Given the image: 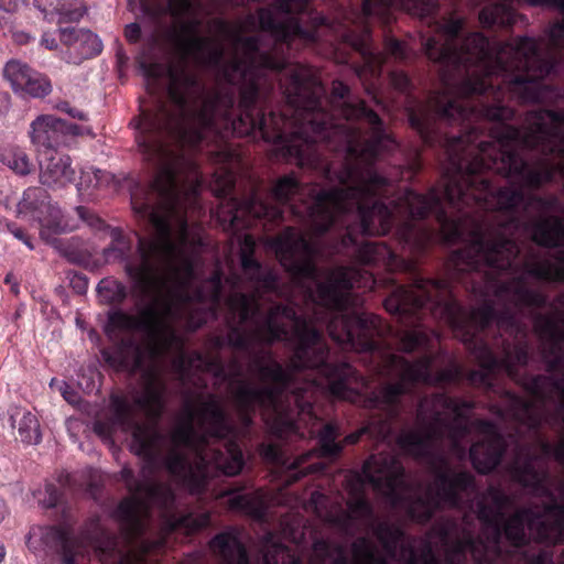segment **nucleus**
Returning a JSON list of instances; mask_svg holds the SVG:
<instances>
[{"instance_id": "nucleus-21", "label": "nucleus", "mask_w": 564, "mask_h": 564, "mask_svg": "<svg viewBox=\"0 0 564 564\" xmlns=\"http://www.w3.org/2000/svg\"><path fill=\"white\" fill-rule=\"evenodd\" d=\"M208 545L219 564H251L248 550L236 528H229L215 534ZM273 549L276 553L288 552L285 564H305L301 556L291 554L282 543H274ZM333 551V545L327 540H315L312 545L313 558L310 564H326L332 558ZM263 564H279V562L274 555L267 552L263 554Z\"/></svg>"}, {"instance_id": "nucleus-41", "label": "nucleus", "mask_w": 564, "mask_h": 564, "mask_svg": "<svg viewBox=\"0 0 564 564\" xmlns=\"http://www.w3.org/2000/svg\"><path fill=\"white\" fill-rule=\"evenodd\" d=\"M53 11L57 14V23H74L87 13V7L80 0H56Z\"/></svg>"}, {"instance_id": "nucleus-42", "label": "nucleus", "mask_w": 564, "mask_h": 564, "mask_svg": "<svg viewBox=\"0 0 564 564\" xmlns=\"http://www.w3.org/2000/svg\"><path fill=\"white\" fill-rule=\"evenodd\" d=\"M33 69L18 59H10L3 68V77L10 83L12 89L19 93L20 89L30 80V74Z\"/></svg>"}, {"instance_id": "nucleus-29", "label": "nucleus", "mask_w": 564, "mask_h": 564, "mask_svg": "<svg viewBox=\"0 0 564 564\" xmlns=\"http://www.w3.org/2000/svg\"><path fill=\"white\" fill-rule=\"evenodd\" d=\"M531 240L539 247L555 249L564 248V217L540 215L525 225Z\"/></svg>"}, {"instance_id": "nucleus-60", "label": "nucleus", "mask_w": 564, "mask_h": 564, "mask_svg": "<svg viewBox=\"0 0 564 564\" xmlns=\"http://www.w3.org/2000/svg\"><path fill=\"white\" fill-rule=\"evenodd\" d=\"M12 234L14 235L15 238L23 241L30 249H33L31 239L23 229L15 228L14 230H12Z\"/></svg>"}, {"instance_id": "nucleus-25", "label": "nucleus", "mask_w": 564, "mask_h": 564, "mask_svg": "<svg viewBox=\"0 0 564 564\" xmlns=\"http://www.w3.org/2000/svg\"><path fill=\"white\" fill-rule=\"evenodd\" d=\"M80 127L53 115L37 116L30 124L29 137L39 156L52 154L67 144L69 137L80 134Z\"/></svg>"}, {"instance_id": "nucleus-55", "label": "nucleus", "mask_w": 564, "mask_h": 564, "mask_svg": "<svg viewBox=\"0 0 564 564\" xmlns=\"http://www.w3.org/2000/svg\"><path fill=\"white\" fill-rule=\"evenodd\" d=\"M41 44L47 50H56L58 46L57 39L54 33L44 32L41 39Z\"/></svg>"}, {"instance_id": "nucleus-16", "label": "nucleus", "mask_w": 564, "mask_h": 564, "mask_svg": "<svg viewBox=\"0 0 564 564\" xmlns=\"http://www.w3.org/2000/svg\"><path fill=\"white\" fill-rule=\"evenodd\" d=\"M459 522L446 519L437 524V534L444 545V558H440L431 542L419 546L415 540L395 523L380 521L373 527V535L379 541L386 556L378 553L376 545L366 536L356 539L350 546L354 564H466L464 556L452 553L460 541Z\"/></svg>"}, {"instance_id": "nucleus-20", "label": "nucleus", "mask_w": 564, "mask_h": 564, "mask_svg": "<svg viewBox=\"0 0 564 564\" xmlns=\"http://www.w3.org/2000/svg\"><path fill=\"white\" fill-rule=\"evenodd\" d=\"M405 469L400 458L391 453L370 455L362 464L361 473L355 475V485L350 490V499L347 501L348 511L343 512L336 519V523L347 527L355 519H366L373 514V508L364 494L362 487L369 484L378 491L386 490L389 496H394L402 486Z\"/></svg>"}, {"instance_id": "nucleus-58", "label": "nucleus", "mask_w": 564, "mask_h": 564, "mask_svg": "<svg viewBox=\"0 0 564 564\" xmlns=\"http://www.w3.org/2000/svg\"><path fill=\"white\" fill-rule=\"evenodd\" d=\"M528 564H546V553L539 551L528 557Z\"/></svg>"}, {"instance_id": "nucleus-62", "label": "nucleus", "mask_w": 564, "mask_h": 564, "mask_svg": "<svg viewBox=\"0 0 564 564\" xmlns=\"http://www.w3.org/2000/svg\"><path fill=\"white\" fill-rule=\"evenodd\" d=\"M214 346H215L217 349H221L223 347L227 346L226 337L216 336V337L214 338Z\"/></svg>"}, {"instance_id": "nucleus-39", "label": "nucleus", "mask_w": 564, "mask_h": 564, "mask_svg": "<svg viewBox=\"0 0 564 564\" xmlns=\"http://www.w3.org/2000/svg\"><path fill=\"white\" fill-rule=\"evenodd\" d=\"M113 182V175L107 171L99 169H88L80 173L77 183V192L85 199L93 200L96 198L95 191L107 187Z\"/></svg>"}, {"instance_id": "nucleus-7", "label": "nucleus", "mask_w": 564, "mask_h": 564, "mask_svg": "<svg viewBox=\"0 0 564 564\" xmlns=\"http://www.w3.org/2000/svg\"><path fill=\"white\" fill-rule=\"evenodd\" d=\"M476 408L473 400L436 392L419 402L417 419L422 429H401L397 445L409 456L426 460L433 475L425 496L415 497L409 505V517L420 524L429 523L444 509H473L471 497L478 494L475 476L468 470H456L448 459L433 452L447 434L458 440L469 433L468 414Z\"/></svg>"}, {"instance_id": "nucleus-15", "label": "nucleus", "mask_w": 564, "mask_h": 564, "mask_svg": "<svg viewBox=\"0 0 564 564\" xmlns=\"http://www.w3.org/2000/svg\"><path fill=\"white\" fill-rule=\"evenodd\" d=\"M226 304L232 314L228 321V333L226 335L227 346L239 350L250 351L252 340L243 329L247 323H254V337L260 343L272 346L275 343L295 341V347L290 357L289 367L292 371L310 370V368H294L292 359L300 347L299 329L303 326L315 332L317 329L305 316L297 314L294 306L290 304H273L267 313L261 316V306L257 294L236 292L228 296Z\"/></svg>"}, {"instance_id": "nucleus-31", "label": "nucleus", "mask_w": 564, "mask_h": 564, "mask_svg": "<svg viewBox=\"0 0 564 564\" xmlns=\"http://www.w3.org/2000/svg\"><path fill=\"white\" fill-rule=\"evenodd\" d=\"M199 21L182 25L181 31L171 34L173 44L181 59L186 63L188 58L196 62L203 58L207 48L212 45V39L198 34Z\"/></svg>"}, {"instance_id": "nucleus-43", "label": "nucleus", "mask_w": 564, "mask_h": 564, "mask_svg": "<svg viewBox=\"0 0 564 564\" xmlns=\"http://www.w3.org/2000/svg\"><path fill=\"white\" fill-rule=\"evenodd\" d=\"M50 205V195L47 191L40 186L29 187L24 191L19 206L23 210L31 213H43Z\"/></svg>"}, {"instance_id": "nucleus-47", "label": "nucleus", "mask_w": 564, "mask_h": 564, "mask_svg": "<svg viewBox=\"0 0 564 564\" xmlns=\"http://www.w3.org/2000/svg\"><path fill=\"white\" fill-rule=\"evenodd\" d=\"M224 55L225 51L221 45L214 43L212 41V45L207 48L205 55L202 59L198 61V63L217 67L220 69V73L223 74L224 65H226L228 62H224Z\"/></svg>"}, {"instance_id": "nucleus-59", "label": "nucleus", "mask_w": 564, "mask_h": 564, "mask_svg": "<svg viewBox=\"0 0 564 564\" xmlns=\"http://www.w3.org/2000/svg\"><path fill=\"white\" fill-rule=\"evenodd\" d=\"M193 0H169L171 6L176 7L182 12H187L192 8Z\"/></svg>"}, {"instance_id": "nucleus-27", "label": "nucleus", "mask_w": 564, "mask_h": 564, "mask_svg": "<svg viewBox=\"0 0 564 564\" xmlns=\"http://www.w3.org/2000/svg\"><path fill=\"white\" fill-rule=\"evenodd\" d=\"M58 31L59 41L66 47L64 58L67 63L78 65L85 59L99 55L102 51L100 39L90 30L61 28Z\"/></svg>"}, {"instance_id": "nucleus-2", "label": "nucleus", "mask_w": 564, "mask_h": 564, "mask_svg": "<svg viewBox=\"0 0 564 564\" xmlns=\"http://www.w3.org/2000/svg\"><path fill=\"white\" fill-rule=\"evenodd\" d=\"M347 226L336 252L350 257L367 267H383L389 272H410L411 283L399 284L393 279L392 292L384 299L388 313L397 316L405 327H417L427 317L447 324L477 361L479 369L468 371L456 361L433 372L436 355L432 340L421 330L405 332L400 338V350L411 354L424 350L414 361L393 352L387 340L390 328L378 315L361 311L364 300L354 289L367 286L375 279L368 271L352 265L327 270L321 280L315 242L293 227H286L272 240V247L284 271L311 301L329 314L327 332L343 348L365 355L369 369L387 381L367 399L370 405L387 409L392 417L401 415L402 399L413 393L420 383L445 386L466 379L471 386L496 392L500 373L517 382L522 368L530 360L531 345L527 324L513 310H497L492 299L479 297L482 303L467 311L457 300L455 288H464L455 269L445 262V276L425 278L415 271V258L424 253L434 237V229L395 216L393 227L384 234L366 232L361 218Z\"/></svg>"}, {"instance_id": "nucleus-37", "label": "nucleus", "mask_w": 564, "mask_h": 564, "mask_svg": "<svg viewBox=\"0 0 564 564\" xmlns=\"http://www.w3.org/2000/svg\"><path fill=\"white\" fill-rule=\"evenodd\" d=\"M97 293L102 303L117 307V308L112 310V312L118 311L119 306L128 297V289H127L126 284H123L122 282H120L113 278L101 279L97 285ZM120 311H122V310L120 308ZM110 313H111V311L108 314H110ZM108 318H109V315H107V319ZM106 325H108V322L106 323ZM117 329L107 332V326H105V332L107 335H111ZM123 330L128 332L127 329H123Z\"/></svg>"}, {"instance_id": "nucleus-61", "label": "nucleus", "mask_w": 564, "mask_h": 564, "mask_svg": "<svg viewBox=\"0 0 564 564\" xmlns=\"http://www.w3.org/2000/svg\"><path fill=\"white\" fill-rule=\"evenodd\" d=\"M13 39L19 44H26L30 42L31 36L25 32H15Z\"/></svg>"}, {"instance_id": "nucleus-52", "label": "nucleus", "mask_w": 564, "mask_h": 564, "mask_svg": "<svg viewBox=\"0 0 564 564\" xmlns=\"http://www.w3.org/2000/svg\"><path fill=\"white\" fill-rule=\"evenodd\" d=\"M141 26L137 22L130 23L124 28V37L131 44L138 43L141 39Z\"/></svg>"}, {"instance_id": "nucleus-1", "label": "nucleus", "mask_w": 564, "mask_h": 564, "mask_svg": "<svg viewBox=\"0 0 564 564\" xmlns=\"http://www.w3.org/2000/svg\"><path fill=\"white\" fill-rule=\"evenodd\" d=\"M245 57L223 69L228 85L208 93L186 67L170 72L173 108L158 102L139 115L194 153L208 141L215 173L218 217L232 230L276 225L283 206L316 235L357 210L361 228L376 216L388 228L381 198L394 182L376 162L399 147L380 116L364 100L349 99L341 80L326 87L306 66L260 50L258 36L236 35Z\"/></svg>"}, {"instance_id": "nucleus-22", "label": "nucleus", "mask_w": 564, "mask_h": 564, "mask_svg": "<svg viewBox=\"0 0 564 564\" xmlns=\"http://www.w3.org/2000/svg\"><path fill=\"white\" fill-rule=\"evenodd\" d=\"M196 258L178 251L175 246V253L173 258L161 269V276L164 280V285L160 292L150 295H142V297L151 299L150 303H156L158 307L162 312L166 303L172 306L173 299H176L182 303V293L189 292L188 289L196 279Z\"/></svg>"}, {"instance_id": "nucleus-57", "label": "nucleus", "mask_w": 564, "mask_h": 564, "mask_svg": "<svg viewBox=\"0 0 564 564\" xmlns=\"http://www.w3.org/2000/svg\"><path fill=\"white\" fill-rule=\"evenodd\" d=\"M4 283L10 285V290L14 295H18L20 292L19 283L15 276L12 273H8L4 278Z\"/></svg>"}, {"instance_id": "nucleus-64", "label": "nucleus", "mask_w": 564, "mask_h": 564, "mask_svg": "<svg viewBox=\"0 0 564 564\" xmlns=\"http://www.w3.org/2000/svg\"><path fill=\"white\" fill-rule=\"evenodd\" d=\"M234 367H235V377H238L241 375V369H240V365L237 360H234L232 362Z\"/></svg>"}, {"instance_id": "nucleus-49", "label": "nucleus", "mask_w": 564, "mask_h": 564, "mask_svg": "<svg viewBox=\"0 0 564 564\" xmlns=\"http://www.w3.org/2000/svg\"><path fill=\"white\" fill-rule=\"evenodd\" d=\"M69 286L78 294L83 295L88 289V278L85 273L78 271H69L68 274Z\"/></svg>"}, {"instance_id": "nucleus-63", "label": "nucleus", "mask_w": 564, "mask_h": 564, "mask_svg": "<svg viewBox=\"0 0 564 564\" xmlns=\"http://www.w3.org/2000/svg\"><path fill=\"white\" fill-rule=\"evenodd\" d=\"M216 23L221 32H228L229 25L226 21L219 19L216 21Z\"/></svg>"}, {"instance_id": "nucleus-17", "label": "nucleus", "mask_w": 564, "mask_h": 564, "mask_svg": "<svg viewBox=\"0 0 564 564\" xmlns=\"http://www.w3.org/2000/svg\"><path fill=\"white\" fill-rule=\"evenodd\" d=\"M198 401L197 426L189 452L210 479L219 475L236 476L243 465V453L235 435V425L214 393L196 395Z\"/></svg>"}, {"instance_id": "nucleus-46", "label": "nucleus", "mask_w": 564, "mask_h": 564, "mask_svg": "<svg viewBox=\"0 0 564 564\" xmlns=\"http://www.w3.org/2000/svg\"><path fill=\"white\" fill-rule=\"evenodd\" d=\"M259 451L267 463L281 467L286 466L285 453L279 443H262Z\"/></svg>"}, {"instance_id": "nucleus-45", "label": "nucleus", "mask_w": 564, "mask_h": 564, "mask_svg": "<svg viewBox=\"0 0 564 564\" xmlns=\"http://www.w3.org/2000/svg\"><path fill=\"white\" fill-rule=\"evenodd\" d=\"M2 162L19 175H28L34 170V164L29 155L19 148L7 151L2 155Z\"/></svg>"}, {"instance_id": "nucleus-9", "label": "nucleus", "mask_w": 564, "mask_h": 564, "mask_svg": "<svg viewBox=\"0 0 564 564\" xmlns=\"http://www.w3.org/2000/svg\"><path fill=\"white\" fill-rule=\"evenodd\" d=\"M512 498L500 487L490 485L476 502V517L482 524V535L476 533L474 519L464 514L459 522L460 541L452 553L464 556L467 564H505L506 555L501 547L502 539L513 547L529 544L530 534L539 543L556 545L564 540L551 532L545 519L534 508H520L506 517V509L512 505Z\"/></svg>"}, {"instance_id": "nucleus-10", "label": "nucleus", "mask_w": 564, "mask_h": 564, "mask_svg": "<svg viewBox=\"0 0 564 564\" xmlns=\"http://www.w3.org/2000/svg\"><path fill=\"white\" fill-rule=\"evenodd\" d=\"M557 306L564 307V295L557 299ZM534 333L541 341L540 352L549 375H530L522 368L517 384L522 387L533 400L514 391L501 389L499 404L494 405L496 413L528 427L535 434L541 433L543 416L535 401L544 403L552 391L558 394V405L554 421L564 435V312L538 314Z\"/></svg>"}, {"instance_id": "nucleus-30", "label": "nucleus", "mask_w": 564, "mask_h": 564, "mask_svg": "<svg viewBox=\"0 0 564 564\" xmlns=\"http://www.w3.org/2000/svg\"><path fill=\"white\" fill-rule=\"evenodd\" d=\"M39 158L40 182L42 185L51 189H58L75 181V171L68 155L55 152Z\"/></svg>"}, {"instance_id": "nucleus-8", "label": "nucleus", "mask_w": 564, "mask_h": 564, "mask_svg": "<svg viewBox=\"0 0 564 564\" xmlns=\"http://www.w3.org/2000/svg\"><path fill=\"white\" fill-rule=\"evenodd\" d=\"M249 369L258 376L261 387L240 380L234 402L243 427L250 429L258 409L263 411L270 432L278 438L305 437L302 425L316 420L315 394L322 386L317 379L295 386L300 371L286 369L270 354L253 355Z\"/></svg>"}, {"instance_id": "nucleus-54", "label": "nucleus", "mask_w": 564, "mask_h": 564, "mask_svg": "<svg viewBox=\"0 0 564 564\" xmlns=\"http://www.w3.org/2000/svg\"><path fill=\"white\" fill-rule=\"evenodd\" d=\"M28 0H0V10L13 13L18 11V9L24 4Z\"/></svg>"}, {"instance_id": "nucleus-13", "label": "nucleus", "mask_w": 564, "mask_h": 564, "mask_svg": "<svg viewBox=\"0 0 564 564\" xmlns=\"http://www.w3.org/2000/svg\"><path fill=\"white\" fill-rule=\"evenodd\" d=\"M173 307L169 303L163 312L156 303H148L141 307L137 315L124 311H115L109 314L107 332L112 329L137 330L145 335L143 345L128 339L123 344L133 350L134 367L140 369L147 360L158 361L165 358L172 351L177 352L173 359V367L181 376H186L196 362L214 371L215 377L227 379L224 361L219 356H205L198 350L187 354L184 350L185 341L169 322Z\"/></svg>"}, {"instance_id": "nucleus-6", "label": "nucleus", "mask_w": 564, "mask_h": 564, "mask_svg": "<svg viewBox=\"0 0 564 564\" xmlns=\"http://www.w3.org/2000/svg\"><path fill=\"white\" fill-rule=\"evenodd\" d=\"M311 0H273L245 18L250 30L269 33L276 43L291 46L294 41L304 45L344 44L358 52L364 65L357 72L360 79L370 76L366 91L377 104L378 87L386 57L406 61L411 51L392 35H384V54L371 45V23L384 26L394 21V11L401 10L422 21L436 8V0H336L332 17L310 9Z\"/></svg>"}, {"instance_id": "nucleus-11", "label": "nucleus", "mask_w": 564, "mask_h": 564, "mask_svg": "<svg viewBox=\"0 0 564 564\" xmlns=\"http://www.w3.org/2000/svg\"><path fill=\"white\" fill-rule=\"evenodd\" d=\"M144 479H138L130 467L120 470V479L124 482L129 497L120 500L113 511V518L119 522L120 542L126 551L140 554L141 563L145 564L149 554L160 547L161 541H150L144 538L152 507L160 510L163 527L167 533L182 531L186 535L194 534L210 523V514L203 512H181L176 508V495L165 482L155 481L148 471Z\"/></svg>"}, {"instance_id": "nucleus-23", "label": "nucleus", "mask_w": 564, "mask_h": 564, "mask_svg": "<svg viewBox=\"0 0 564 564\" xmlns=\"http://www.w3.org/2000/svg\"><path fill=\"white\" fill-rule=\"evenodd\" d=\"M532 7L556 9L564 15V0H524ZM516 0H498L485 6L478 14L482 28H510L517 21V12L513 8ZM550 37L554 45H564V17L553 23Z\"/></svg>"}, {"instance_id": "nucleus-44", "label": "nucleus", "mask_w": 564, "mask_h": 564, "mask_svg": "<svg viewBox=\"0 0 564 564\" xmlns=\"http://www.w3.org/2000/svg\"><path fill=\"white\" fill-rule=\"evenodd\" d=\"M52 91V84L46 75L33 69L30 74V80L23 85L19 94L26 95L32 98H44Z\"/></svg>"}, {"instance_id": "nucleus-18", "label": "nucleus", "mask_w": 564, "mask_h": 564, "mask_svg": "<svg viewBox=\"0 0 564 564\" xmlns=\"http://www.w3.org/2000/svg\"><path fill=\"white\" fill-rule=\"evenodd\" d=\"M116 406V421L126 431L132 433V449L144 462L143 471L154 476L161 468L189 491L191 495L200 496L208 488L210 478L195 462L189 463L187 455L178 448H169L164 454L166 436L155 426L145 422H137L132 406L121 398L113 400Z\"/></svg>"}, {"instance_id": "nucleus-50", "label": "nucleus", "mask_w": 564, "mask_h": 564, "mask_svg": "<svg viewBox=\"0 0 564 564\" xmlns=\"http://www.w3.org/2000/svg\"><path fill=\"white\" fill-rule=\"evenodd\" d=\"M138 65L143 76L148 79L158 80L162 76V66L158 62H149L144 58L138 59Z\"/></svg>"}, {"instance_id": "nucleus-32", "label": "nucleus", "mask_w": 564, "mask_h": 564, "mask_svg": "<svg viewBox=\"0 0 564 564\" xmlns=\"http://www.w3.org/2000/svg\"><path fill=\"white\" fill-rule=\"evenodd\" d=\"M117 398L124 399L133 409V416L137 422H140L137 417V411L138 409L144 410L148 417L152 421L151 426H156L158 422L161 420L163 412H164V399H163V391L162 389H159L154 387L153 384H150L147 387L145 392L141 397H137L133 399V401H129L123 395H112L111 397V406L113 410V415L116 416V406L113 403V400ZM150 425V423H148Z\"/></svg>"}, {"instance_id": "nucleus-56", "label": "nucleus", "mask_w": 564, "mask_h": 564, "mask_svg": "<svg viewBox=\"0 0 564 564\" xmlns=\"http://www.w3.org/2000/svg\"><path fill=\"white\" fill-rule=\"evenodd\" d=\"M336 550H337L338 555L334 560V564H354V558H351V561H349V558L345 554V551L341 546H337ZM351 557H354L352 553H351Z\"/></svg>"}, {"instance_id": "nucleus-4", "label": "nucleus", "mask_w": 564, "mask_h": 564, "mask_svg": "<svg viewBox=\"0 0 564 564\" xmlns=\"http://www.w3.org/2000/svg\"><path fill=\"white\" fill-rule=\"evenodd\" d=\"M438 10L436 4L422 17L429 31L421 33V46L443 89L421 100L405 72L389 73L390 85L404 95L409 126L423 144H435L444 135L459 137L466 144L496 145L495 132L511 126L517 116L506 96L519 105L557 104L564 98V45L552 43L553 23L546 30L551 52L544 56L533 37L492 43L481 32L467 33L463 17L451 13L437 19ZM550 110L564 115V109Z\"/></svg>"}, {"instance_id": "nucleus-35", "label": "nucleus", "mask_w": 564, "mask_h": 564, "mask_svg": "<svg viewBox=\"0 0 564 564\" xmlns=\"http://www.w3.org/2000/svg\"><path fill=\"white\" fill-rule=\"evenodd\" d=\"M184 420L180 422L171 432L170 441L173 448H185L189 449V446L193 441L195 423L198 422V401L196 400V404L192 401L187 400L184 403Z\"/></svg>"}, {"instance_id": "nucleus-40", "label": "nucleus", "mask_w": 564, "mask_h": 564, "mask_svg": "<svg viewBox=\"0 0 564 564\" xmlns=\"http://www.w3.org/2000/svg\"><path fill=\"white\" fill-rule=\"evenodd\" d=\"M339 435V426L335 422H328L318 432V445L323 456L336 457L340 455L344 445L337 442Z\"/></svg>"}, {"instance_id": "nucleus-12", "label": "nucleus", "mask_w": 564, "mask_h": 564, "mask_svg": "<svg viewBox=\"0 0 564 564\" xmlns=\"http://www.w3.org/2000/svg\"><path fill=\"white\" fill-rule=\"evenodd\" d=\"M297 333L300 347L292 359L294 368H310L325 381L327 391L333 398L367 410L380 411V414L371 417L364 427L346 435L345 444L355 445L365 434L376 441L389 440L394 432L393 425L401 415L392 417L387 409L368 403L367 399L372 398L379 391V386L368 391V379L350 362L346 360L332 361L329 348L322 332L302 326Z\"/></svg>"}, {"instance_id": "nucleus-26", "label": "nucleus", "mask_w": 564, "mask_h": 564, "mask_svg": "<svg viewBox=\"0 0 564 564\" xmlns=\"http://www.w3.org/2000/svg\"><path fill=\"white\" fill-rule=\"evenodd\" d=\"M240 263L247 279L254 283L258 293H280V279L272 269H263L261 262L256 259V239L246 234L240 242Z\"/></svg>"}, {"instance_id": "nucleus-24", "label": "nucleus", "mask_w": 564, "mask_h": 564, "mask_svg": "<svg viewBox=\"0 0 564 564\" xmlns=\"http://www.w3.org/2000/svg\"><path fill=\"white\" fill-rule=\"evenodd\" d=\"M475 425L482 434V438L471 444L469 458L478 474L488 475L502 462L508 443L492 421L480 419L475 422Z\"/></svg>"}, {"instance_id": "nucleus-34", "label": "nucleus", "mask_w": 564, "mask_h": 564, "mask_svg": "<svg viewBox=\"0 0 564 564\" xmlns=\"http://www.w3.org/2000/svg\"><path fill=\"white\" fill-rule=\"evenodd\" d=\"M223 273L219 270L214 271L203 283L197 285L192 292L182 293V303H210L219 305L223 297Z\"/></svg>"}, {"instance_id": "nucleus-14", "label": "nucleus", "mask_w": 564, "mask_h": 564, "mask_svg": "<svg viewBox=\"0 0 564 564\" xmlns=\"http://www.w3.org/2000/svg\"><path fill=\"white\" fill-rule=\"evenodd\" d=\"M499 130L506 140L546 156L531 165L524 158L505 152L500 169L516 173L532 187L551 183L556 175L564 178V115L544 109L530 110L521 126H506Z\"/></svg>"}, {"instance_id": "nucleus-3", "label": "nucleus", "mask_w": 564, "mask_h": 564, "mask_svg": "<svg viewBox=\"0 0 564 564\" xmlns=\"http://www.w3.org/2000/svg\"><path fill=\"white\" fill-rule=\"evenodd\" d=\"M495 144H466L459 137L438 135L435 144H424L442 152V175L427 194L411 188L395 192L381 200L389 209L388 228L381 231V221L373 216L366 232L384 234L395 221V216H406L412 221L433 216L444 242L466 245L453 251L448 259L464 289L475 297L509 300L518 313L524 308L541 310L550 306L547 314H555L558 294L552 303L547 296L528 285V278L545 283L564 282V249L556 250L552 260L541 258L530 250L517 263L521 247L516 239L523 223L521 212L534 209L541 214L560 207L556 196L525 193L538 189L527 184L513 172L500 169V158L512 152L523 158L522 145L506 140L496 132ZM541 186H539L540 188ZM564 312V307L562 308ZM533 314V325L535 316Z\"/></svg>"}, {"instance_id": "nucleus-5", "label": "nucleus", "mask_w": 564, "mask_h": 564, "mask_svg": "<svg viewBox=\"0 0 564 564\" xmlns=\"http://www.w3.org/2000/svg\"><path fill=\"white\" fill-rule=\"evenodd\" d=\"M130 126L135 129V142L143 160L154 173L144 197L133 195L131 204L137 214L148 218L158 236H139L135 253L131 254V238L121 228H111V242L105 248L104 257L107 261H124V271L134 288L141 295H150L164 285L161 269L175 253L172 220L180 223L181 241L187 243V214L199 207L202 175L193 151L140 117L133 118Z\"/></svg>"}, {"instance_id": "nucleus-19", "label": "nucleus", "mask_w": 564, "mask_h": 564, "mask_svg": "<svg viewBox=\"0 0 564 564\" xmlns=\"http://www.w3.org/2000/svg\"><path fill=\"white\" fill-rule=\"evenodd\" d=\"M83 544L95 550L101 564H142L140 554L126 551L121 546L119 536L101 524L98 514L85 520L78 538L66 529L45 527L32 529L26 539L30 550L36 551L42 546L56 549L63 564H77V558L83 553Z\"/></svg>"}, {"instance_id": "nucleus-38", "label": "nucleus", "mask_w": 564, "mask_h": 564, "mask_svg": "<svg viewBox=\"0 0 564 564\" xmlns=\"http://www.w3.org/2000/svg\"><path fill=\"white\" fill-rule=\"evenodd\" d=\"M246 486H232L225 491V495L231 496L227 500L228 508L231 511L240 512L254 519L263 517V507L254 497L240 494Z\"/></svg>"}, {"instance_id": "nucleus-53", "label": "nucleus", "mask_w": 564, "mask_h": 564, "mask_svg": "<svg viewBox=\"0 0 564 564\" xmlns=\"http://www.w3.org/2000/svg\"><path fill=\"white\" fill-rule=\"evenodd\" d=\"M57 109L67 113L68 116H70L74 119H78L82 121L87 120V115L84 111H82L75 107H72L68 101H61L57 105Z\"/></svg>"}, {"instance_id": "nucleus-36", "label": "nucleus", "mask_w": 564, "mask_h": 564, "mask_svg": "<svg viewBox=\"0 0 564 564\" xmlns=\"http://www.w3.org/2000/svg\"><path fill=\"white\" fill-rule=\"evenodd\" d=\"M512 480L525 489H531L547 473L535 466V456L528 452L523 459H516L510 464Z\"/></svg>"}, {"instance_id": "nucleus-28", "label": "nucleus", "mask_w": 564, "mask_h": 564, "mask_svg": "<svg viewBox=\"0 0 564 564\" xmlns=\"http://www.w3.org/2000/svg\"><path fill=\"white\" fill-rule=\"evenodd\" d=\"M549 473L539 480L530 490L536 496L543 497L546 501L542 502L540 509H534L545 519L546 525L551 528L553 534H557L564 540V499L560 500L554 491L546 484ZM563 485H561V495L564 498Z\"/></svg>"}, {"instance_id": "nucleus-48", "label": "nucleus", "mask_w": 564, "mask_h": 564, "mask_svg": "<svg viewBox=\"0 0 564 564\" xmlns=\"http://www.w3.org/2000/svg\"><path fill=\"white\" fill-rule=\"evenodd\" d=\"M77 216L85 221L89 227L101 230L106 227L105 221L96 215L93 210L85 206H77L75 208Z\"/></svg>"}, {"instance_id": "nucleus-33", "label": "nucleus", "mask_w": 564, "mask_h": 564, "mask_svg": "<svg viewBox=\"0 0 564 564\" xmlns=\"http://www.w3.org/2000/svg\"><path fill=\"white\" fill-rule=\"evenodd\" d=\"M8 415L11 427L18 429L22 443L36 445L42 441L39 420L31 411L19 405H11L8 409Z\"/></svg>"}, {"instance_id": "nucleus-51", "label": "nucleus", "mask_w": 564, "mask_h": 564, "mask_svg": "<svg viewBox=\"0 0 564 564\" xmlns=\"http://www.w3.org/2000/svg\"><path fill=\"white\" fill-rule=\"evenodd\" d=\"M45 492L47 495L46 506L48 508L57 507L62 502L63 494L54 484H47Z\"/></svg>"}]
</instances>
